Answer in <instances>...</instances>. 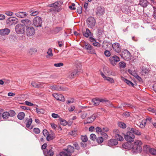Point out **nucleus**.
Masks as SVG:
<instances>
[{
	"label": "nucleus",
	"mask_w": 156,
	"mask_h": 156,
	"mask_svg": "<svg viewBox=\"0 0 156 156\" xmlns=\"http://www.w3.org/2000/svg\"><path fill=\"white\" fill-rule=\"evenodd\" d=\"M142 143L141 140H135L133 144L132 151L133 153H140L142 151L141 145Z\"/></svg>",
	"instance_id": "f257e3e1"
},
{
	"label": "nucleus",
	"mask_w": 156,
	"mask_h": 156,
	"mask_svg": "<svg viewBox=\"0 0 156 156\" xmlns=\"http://www.w3.org/2000/svg\"><path fill=\"white\" fill-rule=\"evenodd\" d=\"M74 151V147L71 145H68L66 149H65L64 151L60 152L56 155V156H70L72 155Z\"/></svg>",
	"instance_id": "f03ea898"
},
{
	"label": "nucleus",
	"mask_w": 156,
	"mask_h": 156,
	"mask_svg": "<svg viewBox=\"0 0 156 156\" xmlns=\"http://www.w3.org/2000/svg\"><path fill=\"white\" fill-rule=\"evenodd\" d=\"M33 23L35 27H41L42 23V20L41 17L36 16L33 19Z\"/></svg>",
	"instance_id": "7ed1b4c3"
},
{
	"label": "nucleus",
	"mask_w": 156,
	"mask_h": 156,
	"mask_svg": "<svg viewBox=\"0 0 156 156\" xmlns=\"http://www.w3.org/2000/svg\"><path fill=\"white\" fill-rule=\"evenodd\" d=\"M124 138L127 141L132 142L134 141L135 136L133 133L129 131L127 132L126 134L124 136Z\"/></svg>",
	"instance_id": "20e7f679"
},
{
	"label": "nucleus",
	"mask_w": 156,
	"mask_h": 156,
	"mask_svg": "<svg viewBox=\"0 0 156 156\" xmlns=\"http://www.w3.org/2000/svg\"><path fill=\"white\" fill-rule=\"evenodd\" d=\"M120 55L122 58L127 61H129L131 59V55L130 53L127 49L123 50Z\"/></svg>",
	"instance_id": "39448f33"
},
{
	"label": "nucleus",
	"mask_w": 156,
	"mask_h": 156,
	"mask_svg": "<svg viewBox=\"0 0 156 156\" xmlns=\"http://www.w3.org/2000/svg\"><path fill=\"white\" fill-rule=\"evenodd\" d=\"M87 23L89 28L93 29L96 23L94 17L90 16L87 20Z\"/></svg>",
	"instance_id": "423d86ee"
},
{
	"label": "nucleus",
	"mask_w": 156,
	"mask_h": 156,
	"mask_svg": "<svg viewBox=\"0 0 156 156\" xmlns=\"http://www.w3.org/2000/svg\"><path fill=\"white\" fill-rule=\"evenodd\" d=\"M25 26L21 24L17 25L15 27V30L18 34H23L25 31Z\"/></svg>",
	"instance_id": "0eeeda50"
},
{
	"label": "nucleus",
	"mask_w": 156,
	"mask_h": 156,
	"mask_svg": "<svg viewBox=\"0 0 156 156\" xmlns=\"http://www.w3.org/2000/svg\"><path fill=\"white\" fill-rule=\"evenodd\" d=\"M18 22V20L15 17H10L6 20V23L9 25H15Z\"/></svg>",
	"instance_id": "6e6552de"
},
{
	"label": "nucleus",
	"mask_w": 156,
	"mask_h": 156,
	"mask_svg": "<svg viewBox=\"0 0 156 156\" xmlns=\"http://www.w3.org/2000/svg\"><path fill=\"white\" fill-rule=\"evenodd\" d=\"M35 33V30L32 26L27 27L26 28V33L28 36H31L34 35Z\"/></svg>",
	"instance_id": "1a4fd4ad"
},
{
	"label": "nucleus",
	"mask_w": 156,
	"mask_h": 156,
	"mask_svg": "<svg viewBox=\"0 0 156 156\" xmlns=\"http://www.w3.org/2000/svg\"><path fill=\"white\" fill-rule=\"evenodd\" d=\"M83 48L87 50V52L90 54H96L95 51L91 45L89 43H86Z\"/></svg>",
	"instance_id": "9d476101"
},
{
	"label": "nucleus",
	"mask_w": 156,
	"mask_h": 156,
	"mask_svg": "<svg viewBox=\"0 0 156 156\" xmlns=\"http://www.w3.org/2000/svg\"><path fill=\"white\" fill-rule=\"evenodd\" d=\"M109 61L112 65L115 66L117 62L120 61V59L117 56L114 55L110 57Z\"/></svg>",
	"instance_id": "9b49d317"
},
{
	"label": "nucleus",
	"mask_w": 156,
	"mask_h": 156,
	"mask_svg": "<svg viewBox=\"0 0 156 156\" xmlns=\"http://www.w3.org/2000/svg\"><path fill=\"white\" fill-rule=\"evenodd\" d=\"M112 48L114 51L117 53H119L121 51V47L118 43H115L112 45Z\"/></svg>",
	"instance_id": "f8f14e48"
},
{
	"label": "nucleus",
	"mask_w": 156,
	"mask_h": 156,
	"mask_svg": "<svg viewBox=\"0 0 156 156\" xmlns=\"http://www.w3.org/2000/svg\"><path fill=\"white\" fill-rule=\"evenodd\" d=\"M53 147H50L48 149L43 150V153L45 156H53L54 154V152L52 150Z\"/></svg>",
	"instance_id": "ddd939ff"
},
{
	"label": "nucleus",
	"mask_w": 156,
	"mask_h": 156,
	"mask_svg": "<svg viewBox=\"0 0 156 156\" xmlns=\"http://www.w3.org/2000/svg\"><path fill=\"white\" fill-rule=\"evenodd\" d=\"M105 8L102 6H99L96 9L95 13L98 16H101L105 13Z\"/></svg>",
	"instance_id": "4468645a"
},
{
	"label": "nucleus",
	"mask_w": 156,
	"mask_h": 156,
	"mask_svg": "<svg viewBox=\"0 0 156 156\" xmlns=\"http://www.w3.org/2000/svg\"><path fill=\"white\" fill-rule=\"evenodd\" d=\"M52 96L57 100L62 101H65V98L64 96L61 94H58L57 93H54Z\"/></svg>",
	"instance_id": "2eb2a0df"
},
{
	"label": "nucleus",
	"mask_w": 156,
	"mask_h": 156,
	"mask_svg": "<svg viewBox=\"0 0 156 156\" xmlns=\"http://www.w3.org/2000/svg\"><path fill=\"white\" fill-rule=\"evenodd\" d=\"M49 88L53 90L64 91L65 89L59 85H53L49 87Z\"/></svg>",
	"instance_id": "dca6fc26"
},
{
	"label": "nucleus",
	"mask_w": 156,
	"mask_h": 156,
	"mask_svg": "<svg viewBox=\"0 0 156 156\" xmlns=\"http://www.w3.org/2000/svg\"><path fill=\"white\" fill-rule=\"evenodd\" d=\"M97 117V115L95 114H93L90 117L87 118V121L84 122V124H87L92 123L93 122Z\"/></svg>",
	"instance_id": "f3484780"
},
{
	"label": "nucleus",
	"mask_w": 156,
	"mask_h": 156,
	"mask_svg": "<svg viewBox=\"0 0 156 156\" xmlns=\"http://www.w3.org/2000/svg\"><path fill=\"white\" fill-rule=\"evenodd\" d=\"M80 71L78 69H74L69 73V77L70 78H73L79 75Z\"/></svg>",
	"instance_id": "a211bd4d"
},
{
	"label": "nucleus",
	"mask_w": 156,
	"mask_h": 156,
	"mask_svg": "<svg viewBox=\"0 0 156 156\" xmlns=\"http://www.w3.org/2000/svg\"><path fill=\"white\" fill-rule=\"evenodd\" d=\"M45 83L37 82L35 81H32L31 83V84L33 87L37 88L43 87V85Z\"/></svg>",
	"instance_id": "6ab92c4d"
},
{
	"label": "nucleus",
	"mask_w": 156,
	"mask_h": 156,
	"mask_svg": "<svg viewBox=\"0 0 156 156\" xmlns=\"http://www.w3.org/2000/svg\"><path fill=\"white\" fill-rule=\"evenodd\" d=\"M122 147L123 148L127 150L132 149L133 144L131 142H128L122 144Z\"/></svg>",
	"instance_id": "aec40b11"
},
{
	"label": "nucleus",
	"mask_w": 156,
	"mask_h": 156,
	"mask_svg": "<svg viewBox=\"0 0 156 156\" xmlns=\"http://www.w3.org/2000/svg\"><path fill=\"white\" fill-rule=\"evenodd\" d=\"M83 35L86 37L88 38L90 36H93V33H91L88 28H86L85 31L83 32Z\"/></svg>",
	"instance_id": "412c9836"
},
{
	"label": "nucleus",
	"mask_w": 156,
	"mask_h": 156,
	"mask_svg": "<svg viewBox=\"0 0 156 156\" xmlns=\"http://www.w3.org/2000/svg\"><path fill=\"white\" fill-rule=\"evenodd\" d=\"M118 144L117 141L115 139H111L109 140L108 142V145L110 147L116 145Z\"/></svg>",
	"instance_id": "4be33fe9"
},
{
	"label": "nucleus",
	"mask_w": 156,
	"mask_h": 156,
	"mask_svg": "<svg viewBox=\"0 0 156 156\" xmlns=\"http://www.w3.org/2000/svg\"><path fill=\"white\" fill-rule=\"evenodd\" d=\"M10 32V30L8 28H5L0 30V35L4 36L7 35Z\"/></svg>",
	"instance_id": "5701e85b"
},
{
	"label": "nucleus",
	"mask_w": 156,
	"mask_h": 156,
	"mask_svg": "<svg viewBox=\"0 0 156 156\" xmlns=\"http://www.w3.org/2000/svg\"><path fill=\"white\" fill-rule=\"evenodd\" d=\"M28 14L24 12H20L16 13L15 15L18 17L20 18H23L26 16Z\"/></svg>",
	"instance_id": "b1692460"
},
{
	"label": "nucleus",
	"mask_w": 156,
	"mask_h": 156,
	"mask_svg": "<svg viewBox=\"0 0 156 156\" xmlns=\"http://www.w3.org/2000/svg\"><path fill=\"white\" fill-rule=\"evenodd\" d=\"M21 22L24 24L26 27V28L30 26L32 24L31 21L28 19L22 20H21Z\"/></svg>",
	"instance_id": "393cba45"
},
{
	"label": "nucleus",
	"mask_w": 156,
	"mask_h": 156,
	"mask_svg": "<svg viewBox=\"0 0 156 156\" xmlns=\"http://www.w3.org/2000/svg\"><path fill=\"white\" fill-rule=\"evenodd\" d=\"M28 12L30 13V15L33 16H36L39 13L38 11L35 10L33 8L29 9L28 11Z\"/></svg>",
	"instance_id": "a878e982"
},
{
	"label": "nucleus",
	"mask_w": 156,
	"mask_h": 156,
	"mask_svg": "<svg viewBox=\"0 0 156 156\" xmlns=\"http://www.w3.org/2000/svg\"><path fill=\"white\" fill-rule=\"evenodd\" d=\"M147 0H140L139 4L144 7H146L148 5Z\"/></svg>",
	"instance_id": "bb28decb"
},
{
	"label": "nucleus",
	"mask_w": 156,
	"mask_h": 156,
	"mask_svg": "<svg viewBox=\"0 0 156 156\" xmlns=\"http://www.w3.org/2000/svg\"><path fill=\"white\" fill-rule=\"evenodd\" d=\"M32 122V119L31 118H30L29 119H26L25 120L24 122H26L25 123L26 126L27 128H29Z\"/></svg>",
	"instance_id": "cd10ccee"
},
{
	"label": "nucleus",
	"mask_w": 156,
	"mask_h": 156,
	"mask_svg": "<svg viewBox=\"0 0 156 156\" xmlns=\"http://www.w3.org/2000/svg\"><path fill=\"white\" fill-rule=\"evenodd\" d=\"M130 131V132H132L133 133H134L137 135L140 136L141 134V133L138 130H137L134 128H131Z\"/></svg>",
	"instance_id": "c85d7f7f"
},
{
	"label": "nucleus",
	"mask_w": 156,
	"mask_h": 156,
	"mask_svg": "<svg viewBox=\"0 0 156 156\" xmlns=\"http://www.w3.org/2000/svg\"><path fill=\"white\" fill-rule=\"evenodd\" d=\"M151 148L149 145H145L143 147V151L145 153L148 154L149 153V151Z\"/></svg>",
	"instance_id": "c756f323"
},
{
	"label": "nucleus",
	"mask_w": 156,
	"mask_h": 156,
	"mask_svg": "<svg viewBox=\"0 0 156 156\" xmlns=\"http://www.w3.org/2000/svg\"><path fill=\"white\" fill-rule=\"evenodd\" d=\"M2 117L5 120H7L9 117V114L8 112H5L2 113Z\"/></svg>",
	"instance_id": "7c9ffc66"
},
{
	"label": "nucleus",
	"mask_w": 156,
	"mask_h": 156,
	"mask_svg": "<svg viewBox=\"0 0 156 156\" xmlns=\"http://www.w3.org/2000/svg\"><path fill=\"white\" fill-rule=\"evenodd\" d=\"M59 3L58 2H55L54 3L48 5V6L50 7H53L54 8H57L59 7L60 8L61 7L60 6H58Z\"/></svg>",
	"instance_id": "2f4dec72"
},
{
	"label": "nucleus",
	"mask_w": 156,
	"mask_h": 156,
	"mask_svg": "<svg viewBox=\"0 0 156 156\" xmlns=\"http://www.w3.org/2000/svg\"><path fill=\"white\" fill-rule=\"evenodd\" d=\"M92 101L94 103V105L95 106H98L100 103L99 98H94L92 99Z\"/></svg>",
	"instance_id": "473e14b6"
},
{
	"label": "nucleus",
	"mask_w": 156,
	"mask_h": 156,
	"mask_svg": "<svg viewBox=\"0 0 156 156\" xmlns=\"http://www.w3.org/2000/svg\"><path fill=\"white\" fill-rule=\"evenodd\" d=\"M37 49L34 48L30 49L28 51V53L30 55H32L35 54L37 52Z\"/></svg>",
	"instance_id": "72a5a7b5"
},
{
	"label": "nucleus",
	"mask_w": 156,
	"mask_h": 156,
	"mask_svg": "<svg viewBox=\"0 0 156 156\" xmlns=\"http://www.w3.org/2000/svg\"><path fill=\"white\" fill-rule=\"evenodd\" d=\"M25 115V113L22 112H20L17 115V118L18 119L22 120L23 119Z\"/></svg>",
	"instance_id": "f704fd0d"
},
{
	"label": "nucleus",
	"mask_w": 156,
	"mask_h": 156,
	"mask_svg": "<svg viewBox=\"0 0 156 156\" xmlns=\"http://www.w3.org/2000/svg\"><path fill=\"white\" fill-rule=\"evenodd\" d=\"M55 137V136H54L53 134H49L47 135L46 137V140L48 141H49L53 140Z\"/></svg>",
	"instance_id": "c9c22d12"
},
{
	"label": "nucleus",
	"mask_w": 156,
	"mask_h": 156,
	"mask_svg": "<svg viewBox=\"0 0 156 156\" xmlns=\"http://www.w3.org/2000/svg\"><path fill=\"white\" fill-rule=\"evenodd\" d=\"M115 138L117 141H123L124 140L123 137L119 134H117L115 135Z\"/></svg>",
	"instance_id": "e433bc0d"
},
{
	"label": "nucleus",
	"mask_w": 156,
	"mask_h": 156,
	"mask_svg": "<svg viewBox=\"0 0 156 156\" xmlns=\"http://www.w3.org/2000/svg\"><path fill=\"white\" fill-rule=\"evenodd\" d=\"M58 120L60 121V123L61 125L63 126H66L67 125V122L66 120L63 119L61 118H59Z\"/></svg>",
	"instance_id": "4c0bfd02"
},
{
	"label": "nucleus",
	"mask_w": 156,
	"mask_h": 156,
	"mask_svg": "<svg viewBox=\"0 0 156 156\" xmlns=\"http://www.w3.org/2000/svg\"><path fill=\"white\" fill-rule=\"evenodd\" d=\"M128 7V9L126 8L125 9H123V12L129 16H131V12L130 9H129Z\"/></svg>",
	"instance_id": "58836bf2"
},
{
	"label": "nucleus",
	"mask_w": 156,
	"mask_h": 156,
	"mask_svg": "<svg viewBox=\"0 0 156 156\" xmlns=\"http://www.w3.org/2000/svg\"><path fill=\"white\" fill-rule=\"evenodd\" d=\"M60 8H59V7H58L55 8H53L49 9V10L50 12H59L60 11Z\"/></svg>",
	"instance_id": "ea45409f"
},
{
	"label": "nucleus",
	"mask_w": 156,
	"mask_h": 156,
	"mask_svg": "<svg viewBox=\"0 0 156 156\" xmlns=\"http://www.w3.org/2000/svg\"><path fill=\"white\" fill-rule=\"evenodd\" d=\"M104 80H107L111 83H113L114 82V81L113 79L109 77L106 76Z\"/></svg>",
	"instance_id": "a19ab883"
},
{
	"label": "nucleus",
	"mask_w": 156,
	"mask_h": 156,
	"mask_svg": "<svg viewBox=\"0 0 156 156\" xmlns=\"http://www.w3.org/2000/svg\"><path fill=\"white\" fill-rule=\"evenodd\" d=\"M62 29V27H56L53 30V32L55 34H57L61 31Z\"/></svg>",
	"instance_id": "79ce46f5"
},
{
	"label": "nucleus",
	"mask_w": 156,
	"mask_h": 156,
	"mask_svg": "<svg viewBox=\"0 0 156 156\" xmlns=\"http://www.w3.org/2000/svg\"><path fill=\"white\" fill-rule=\"evenodd\" d=\"M149 153L153 155H156V150L154 148H151L149 150Z\"/></svg>",
	"instance_id": "37998d69"
},
{
	"label": "nucleus",
	"mask_w": 156,
	"mask_h": 156,
	"mask_svg": "<svg viewBox=\"0 0 156 156\" xmlns=\"http://www.w3.org/2000/svg\"><path fill=\"white\" fill-rule=\"evenodd\" d=\"M48 55L46 56V57L48 58L51 57L53 55V54L52 52V50L51 48H49L47 52Z\"/></svg>",
	"instance_id": "c03bdc74"
},
{
	"label": "nucleus",
	"mask_w": 156,
	"mask_h": 156,
	"mask_svg": "<svg viewBox=\"0 0 156 156\" xmlns=\"http://www.w3.org/2000/svg\"><path fill=\"white\" fill-rule=\"evenodd\" d=\"M148 111L152 113H155L156 115V108H148Z\"/></svg>",
	"instance_id": "a18cd8bd"
},
{
	"label": "nucleus",
	"mask_w": 156,
	"mask_h": 156,
	"mask_svg": "<svg viewBox=\"0 0 156 156\" xmlns=\"http://www.w3.org/2000/svg\"><path fill=\"white\" fill-rule=\"evenodd\" d=\"M118 126L122 128H125L126 127V124L124 122H119L118 123Z\"/></svg>",
	"instance_id": "49530a36"
},
{
	"label": "nucleus",
	"mask_w": 156,
	"mask_h": 156,
	"mask_svg": "<svg viewBox=\"0 0 156 156\" xmlns=\"http://www.w3.org/2000/svg\"><path fill=\"white\" fill-rule=\"evenodd\" d=\"M80 139L83 142H86L88 140L87 137L86 135L84 136L81 135Z\"/></svg>",
	"instance_id": "de8ad7c7"
},
{
	"label": "nucleus",
	"mask_w": 156,
	"mask_h": 156,
	"mask_svg": "<svg viewBox=\"0 0 156 156\" xmlns=\"http://www.w3.org/2000/svg\"><path fill=\"white\" fill-rule=\"evenodd\" d=\"M8 112L9 114V117H11L14 116L16 114L15 112L13 110H10Z\"/></svg>",
	"instance_id": "09e8293b"
},
{
	"label": "nucleus",
	"mask_w": 156,
	"mask_h": 156,
	"mask_svg": "<svg viewBox=\"0 0 156 156\" xmlns=\"http://www.w3.org/2000/svg\"><path fill=\"white\" fill-rule=\"evenodd\" d=\"M97 143L98 144H101L103 141V139L102 136L98 137L96 139Z\"/></svg>",
	"instance_id": "8fccbe9b"
},
{
	"label": "nucleus",
	"mask_w": 156,
	"mask_h": 156,
	"mask_svg": "<svg viewBox=\"0 0 156 156\" xmlns=\"http://www.w3.org/2000/svg\"><path fill=\"white\" fill-rule=\"evenodd\" d=\"M104 53L105 55L107 57H110L111 55V52L107 50H105L104 51Z\"/></svg>",
	"instance_id": "3c124183"
},
{
	"label": "nucleus",
	"mask_w": 156,
	"mask_h": 156,
	"mask_svg": "<svg viewBox=\"0 0 156 156\" xmlns=\"http://www.w3.org/2000/svg\"><path fill=\"white\" fill-rule=\"evenodd\" d=\"M90 138L91 140L94 141L96 138V136L95 134L92 133L90 135Z\"/></svg>",
	"instance_id": "603ef678"
},
{
	"label": "nucleus",
	"mask_w": 156,
	"mask_h": 156,
	"mask_svg": "<svg viewBox=\"0 0 156 156\" xmlns=\"http://www.w3.org/2000/svg\"><path fill=\"white\" fill-rule=\"evenodd\" d=\"M96 132L98 133H101L102 129L98 126L97 127L95 128Z\"/></svg>",
	"instance_id": "864d4df0"
},
{
	"label": "nucleus",
	"mask_w": 156,
	"mask_h": 156,
	"mask_svg": "<svg viewBox=\"0 0 156 156\" xmlns=\"http://www.w3.org/2000/svg\"><path fill=\"white\" fill-rule=\"evenodd\" d=\"M82 7L80 6L79 5L77 9V12L79 14H81L82 12Z\"/></svg>",
	"instance_id": "5fc2aeb1"
},
{
	"label": "nucleus",
	"mask_w": 156,
	"mask_h": 156,
	"mask_svg": "<svg viewBox=\"0 0 156 156\" xmlns=\"http://www.w3.org/2000/svg\"><path fill=\"white\" fill-rule=\"evenodd\" d=\"M128 17L125 15H123L122 17V20L124 22H127L128 20Z\"/></svg>",
	"instance_id": "6e6d98bb"
},
{
	"label": "nucleus",
	"mask_w": 156,
	"mask_h": 156,
	"mask_svg": "<svg viewBox=\"0 0 156 156\" xmlns=\"http://www.w3.org/2000/svg\"><path fill=\"white\" fill-rule=\"evenodd\" d=\"M119 65L120 67L122 68H125L126 65V64L123 62H120L119 63Z\"/></svg>",
	"instance_id": "4d7b16f0"
},
{
	"label": "nucleus",
	"mask_w": 156,
	"mask_h": 156,
	"mask_svg": "<svg viewBox=\"0 0 156 156\" xmlns=\"http://www.w3.org/2000/svg\"><path fill=\"white\" fill-rule=\"evenodd\" d=\"M100 102L103 103L104 102H108L109 104L110 105H111L110 103V101L105 99L99 98V103Z\"/></svg>",
	"instance_id": "13d9d810"
},
{
	"label": "nucleus",
	"mask_w": 156,
	"mask_h": 156,
	"mask_svg": "<svg viewBox=\"0 0 156 156\" xmlns=\"http://www.w3.org/2000/svg\"><path fill=\"white\" fill-rule=\"evenodd\" d=\"M77 130H74L69 133V134L72 136H76L77 134Z\"/></svg>",
	"instance_id": "bf43d9fd"
},
{
	"label": "nucleus",
	"mask_w": 156,
	"mask_h": 156,
	"mask_svg": "<svg viewBox=\"0 0 156 156\" xmlns=\"http://www.w3.org/2000/svg\"><path fill=\"white\" fill-rule=\"evenodd\" d=\"M33 131L36 134H38L40 132V129L37 128H34L33 129Z\"/></svg>",
	"instance_id": "052dcab7"
},
{
	"label": "nucleus",
	"mask_w": 156,
	"mask_h": 156,
	"mask_svg": "<svg viewBox=\"0 0 156 156\" xmlns=\"http://www.w3.org/2000/svg\"><path fill=\"white\" fill-rule=\"evenodd\" d=\"M146 124V122L145 121H142L140 123L139 127L141 128H144Z\"/></svg>",
	"instance_id": "680f3d73"
},
{
	"label": "nucleus",
	"mask_w": 156,
	"mask_h": 156,
	"mask_svg": "<svg viewBox=\"0 0 156 156\" xmlns=\"http://www.w3.org/2000/svg\"><path fill=\"white\" fill-rule=\"evenodd\" d=\"M154 11L153 12V16L154 18L156 20V7H153Z\"/></svg>",
	"instance_id": "e2e57ef3"
},
{
	"label": "nucleus",
	"mask_w": 156,
	"mask_h": 156,
	"mask_svg": "<svg viewBox=\"0 0 156 156\" xmlns=\"http://www.w3.org/2000/svg\"><path fill=\"white\" fill-rule=\"evenodd\" d=\"M130 113L127 112H126L123 113L122 114V116L125 117H128L130 116Z\"/></svg>",
	"instance_id": "0e129e2a"
},
{
	"label": "nucleus",
	"mask_w": 156,
	"mask_h": 156,
	"mask_svg": "<svg viewBox=\"0 0 156 156\" xmlns=\"http://www.w3.org/2000/svg\"><path fill=\"white\" fill-rule=\"evenodd\" d=\"M98 34L99 35H102L104 33L103 30L101 28L98 29Z\"/></svg>",
	"instance_id": "69168bd1"
},
{
	"label": "nucleus",
	"mask_w": 156,
	"mask_h": 156,
	"mask_svg": "<svg viewBox=\"0 0 156 156\" xmlns=\"http://www.w3.org/2000/svg\"><path fill=\"white\" fill-rule=\"evenodd\" d=\"M87 115V114L86 112H83L82 113L81 115V118L82 119H84Z\"/></svg>",
	"instance_id": "338daca9"
},
{
	"label": "nucleus",
	"mask_w": 156,
	"mask_h": 156,
	"mask_svg": "<svg viewBox=\"0 0 156 156\" xmlns=\"http://www.w3.org/2000/svg\"><path fill=\"white\" fill-rule=\"evenodd\" d=\"M142 73L144 74H147L149 73V70L147 69L143 68L142 69Z\"/></svg>",
	"instance_id": "774afa93"
}]
</instances>
